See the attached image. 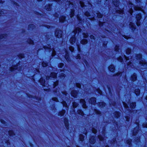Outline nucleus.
<instances>
[{
    "label": "nucleus",
    "instance_id": "338daca9",
    "mask_svg": "<svg viewBox=\"0 0 147 147\" xmlns=\"http://www.w3.org/2000/svg\"><path fill=\"white\" fill-rule=\"evenodd\" d=\"M143 127H147V123H144L143 125Z\"/></svg>",
    "mask_w": 147,
    "mask_h": 147
},
{
    "label": "nucleus",
    "instance_id": "2f4dec72",
    "mask_svg": "<svg viewBox=\"0 0 147 147\" xmlns=\"http://www.w3.org/2000/svg\"><path fill=\"white\" fill-rule=\"evenodd\" d=\"M120 115L119 113L118 112H116L114 113V117L117 118H118L120 116Z\"/></svg>",
    "mask_w": 147,
    "mask_h": 147
},
{
    "label": "nucleus",
    "instance_id": "f8f14e48",
    "mask_svg": "<svg viewBox=\"0 0 147 147\" xmlns=\"http://www.w3.org/2000/svg\"><path fill=\"white\" fill-rule=\"evenodd\" d=\"M57 77V74L53 72L51 73L50 75V76H47L46 77L47 79L49 80L50 78H56Z\"/></svg>",
    "mask_w": 147,
    "mask_h": 147
},
{
    "label": "nucleus",
    "instance_id": "e433bc0d",
    "mask_svg": "<svg viewBox=\"0 0 147 147\" xmlns=\"http://www.w3.org/2000/svg\"><path fill=\"white\" fill-rule=\"evenodd\" d=\"M8 134L10 136H13L15 135L13 131H9L8 132Z\"/></svg>",
    "mask_w": 147,
    "mask_h": 147
},
{
    "label": "nucleus",
    "instance_id": "4468645a",
    "mask_svg": "<svg viewBox=\"0 0 147 147\" xmlns=\"http://www.w3.org/2000/svg\"><path fill=\"white\" fill-rule=\"evenodd\" d=\"M95 137L92 136L90 139L89 142L92 144H94L95 142Z\"/></svg>",
    "mask_w": 147,
    "mask_h": 147
},
{
    "label": "nucleus",
    "instance_id": "6ab92c4d",
    "mask_svg": "<svg viewBox=\"0 0 147 147\" xmlns=\"http://www.w3.org/2000/svg\"><path fill=\"white\" fill-rule=\"evenodd\" d=\"M137 77L136 74H134L131 77V79L132 81H134L136 80Z\"/></svg>",
    "mask_w": 147,
    "mask_h": 147
},
{
    "label": "nucleus",
    "instance_id": "c85d7f7f",
    "mask_svg": "<svg viewBox=\"0 0 147 147\" xmlns=\"http://www.w3.org/2000/svg\"><path fill=\"white\" fill-rule=\"evenodd\" d=\"M74 10L73 8L71 9V12L70 14V17L72 18L74 15Z\"/></svg>",
    "mask_w": 147,
    "mask_h": 147
},
{
    "label": "nucleus",
    "instance_id": "393cba45",
    "mask_svg": "<svg viewBox=\"0 0 147 147\" xmlns=\"http://www.w3.org/2000/svg\"><path fill=\"white\" fill-rule=\"evenodd\" d=\"M18 66V65H16L14 66L13 67H10V70L11 71H14V69H17L18 70L20 71V69L17 68V67Z\"/></svg>",
    "mask_w": 147,
    "mask_h": 147
},
{
    "label": "nucleus",
    "instance_id": "3c124183",
    "mask_svg": "<svg viewBox=\"0 0 147 147\" xmlns=\"http://www.w3.org/2000/svg\"><path fill=\"white\" fill-rule=\"evenodd\" d=\"M92 132L94 134H96L97 132V130L94 127H92Z\"/></svg>",
    "mask_w": 147,
    "mask_h": 147
},
{
    "label": "nucleus",
    "instance_id": "412c9836",
    "mask_svg": "<svg viewBox=\"0 0 147 147\" xmlns=\"http://www.w3.org/2000/svg\"><path fill=\"white\" fill-rule=\"evenodd\" d=\"M109 70L111 72H113L115 70V67L113 65H111L109 66Z\"/></svg>",
    "mask_w": 147,
    "mask_h": 147
},
{
    "label": "nucleus",
    "instance_id": "e2e57ef3",
    "mask_svg": "<svg viewBox=\"0 0 147 147\" xmlns=\"http://www.w3.org/2000/svg\"><path fill=\"white\" fill-rule=\"evenodd\" d=\"M119 49V47L117 46H116L115 47V50L116 51H118V50Z\"/></svg>",
    "mask_w": 147,
    "mask_h": 147
},
{
    "label": "nucleus",
    "instance_id": "c756f323",
    "mask_svg": "<svg viewBox=\"0 0 147 147\" xmlns=\"http://www.w3.org/2000/svg\"><path fill=\"white\" fill-rule=\"evenodd\" d=\"M87 40L85 39H83L81 41V43L83 45L86 44L87 43Z\"/></svg>",
    "mask_w": 147,
    "mask_h": 147
},
{
    "label": "nucleus",
    "instance_id": "69168bd1",
    "mask_svg": "<svg viewBox=\"0 0 147 147\" xmlns=\"http://www.w3.org/2000/svg\"><path fill=\"white\" fill-rule=\"evenodd\" d=\"M4 142L5 143H6L7 144H9V142L8 140H7L5 141H3L2 142L3 143Z\"/></svg>",
    "mask_w": 147,
    "mask_h": 147
},
{
    "label": "nucleus",
    "instance_id": "6e6d98bb",
    "mask_svg": "<svg viewBox=\"0 0 147 147\" xmlns=\"http://www.w3.org/2000/svg\"><path fill=\"white\" fill-rule=\"evenodd\" d=\"M6 11L5 10H3V11H1L0 12V16H1V14H4V13H6Z\"/></svg>",
    "mask_w": 147,
    "mask_h": 147
},
{
    "label": "nucleus",
    "instance_id": "f257e3e1",
    "mask_svg": "<svg viewBox=\"0 0 147 147\" xmlns=\"http://www.w3.org/2000/svg\"><path fill=\"white\" fill-rule=\"evenodd\" d=\"M125 59L126 60V63L128 66H131L132 67V66L134 67V64H135L134 62L137 61V63L139 62V64L141 65V66H143L144 68H146V67L147 66V64L146 62L144 61L143 60L138 61V60H140L142 58V55L140 54H137L136 57V59H134L133 61L132 60V58H130V61L129 62V58L127 57L125 55H124Z\"/></svg>",
    "mask_w": 147,
    "mask_h": 147
},
{
    "label": "nucleus",
    "instance_id": "aec40b11",
    "mask_svg": "<svg viewBox=\"0 0 147 147\" xmlns=\"http://www.w3.org/2000/svg\"><path fill=\"white\" fill-rule=\"evenodd\" d=\"M61 74H60V76H59L60 78L61 79H63L65 77V74L63 73H64L65 71H61Z\"/></svg>",
    "mask_w": 147,
    "mask_h": 147
},
{
    "label": "nucleus",
    "instance_id": "9b49d317",
    "mask_svg": "<svg viewBox=\"0 0 147 147\" xmlns=\"http://www.w3.org/2000/svg\"><path fill=\"white\" fill-rule=\"evenodd\" d=\"M80 103L82 104V107L84 109L87 108L86 105V102L84 99H81L80 100Z\"/></svg>",
    "mask_w": 147,
    "mask_h": 147
},
{
    "label": "nucleus",
    "instance_id": "473e14b6",
    "mask_svg": "<svg viewBox=\"0 0 147 147\" xmlns=\"http://www.w3.org/2000/svg\"><path fill=\"white\" fill-rule=\"evenodd\" d=\"M136 103L135 102H132L130 104V107L132 109H134L136 107Z\"/></svg>",
    "mask_w": 147,
    "mask_h": 147
},
{
    "label": "nucleus",
    "instance_id": "c9c22d12",
    "mask_svg": "<svg viewBox=\"0 0 147 147\" xmlns=\"http://www.w3.org/2000/svg\"><path fill=\"white\" fill-rule=\"evenodd\" d=\"M135 93L137 95H139L140 93V89H136L135 91Z\"/></svg>",
    "mask_w": 147,
    "mask_h": 147
},
{
    "label": "nucleus",
    "instance_id": "4c0bfd02",
    "mask_svg": "<svg viewBox=\"0 0 147 147\" xmlns=\"http://www.w3.org/2000/svg\"><path fill=\"white\" fill-rule=\"evenodd\" d=\"M78 105V104L76 102H73V107L74 108H76Z\"/></svg>",
    "mask_w": 147,
    "mask_h": 147
},
{
    "label": "nucleus",
    "instance_id": "09e8293b",
    "mask_svg": "<svg viewBox=\"0 0 147 147\" xmlns=\"http://www.w3.org/2000/svg\"><path fill=\"white\" fill-rule=\"evenodd\" d=\"M123 105H124V107L126 109H129V107H128V105L126 103H125L124 102H123Z\"/></svg>",
    "mask_w": 147,
    "mask_h": 147
},
{
    "label": "nucleus",
    "instance_id": "5701e85b",
    "mask_svg": "<svg viewBox=\"0 0 147 147\" xmlns=\"http://www.w3.org/2000/svg\"><path fill=\"white\" fill-rule=\"evenodd\" d=\"M134 9L135 10H142V11L144 13V11L143 10H142V7H139L138 6H134Z\"/></svg>",
    "mask_w": 147,
    "mask_h": 147
},
{
    "label": "nucleus",
    "instance_id": "8fccbe9b",
    "mask_svg": "<svg viewBox=\"0 0 147 147\" xmlns=\"http://www.w3.org/2000/svg\"><path fill=\"white\" fill-rule=\"evenodd\" d=\"M131 52V49H127L126 51V53L127 54H129Z\"/></svg>",
    "mask_w": 147,
    "mask_h": 147
},
{
    "label": "nucleus",
    "instance_id": "bb28decb",
    "mask_svg": "<svg viewBox=\"0 0 147 147\" xmlns=\"http://www.w3.org/2000/svg\"><path fill=\"white\" fill-rule=\"evenodd\" d=\"M65 51L66 54L65 55V57L66 60L67 61H68L70 60V58H69V54H67V51Z\"/></svg>",
    "mask_w": 147,
    "mask_h": 147
},
{
    "label": "nucleus",
    "instance_id": "b1692460",
    "mask_svg": "<svg viewBox=\"0 0 147 147\" xmlns=\"http://www.w3.org/2000/svg\"><path fill=\"white\" fill-rule=\"evenodd\" d=\"M51 5L49 4L45 6V9L48 11H50L51 10Z\"/></svg>",
    "mask_w": 147,
    "mask_h": 147
},
{
    "label": "nucleus",
    "instance_id": "a211bd4d",
    "mask_svg": "<svg viewBox=\"0 0 147 147\" xmlns=\"http://www.w3.org/2000/svg\"><path fill=\"white\" fill-rule=\"evenodd\" d=\"M65 4L69 5V7H70L71 8H72L71 7H74V4L72 3H71L69 1H68V0H67V1L65 3Z\"/></svg>",
    "mask_w": 147,
    "mask_h": 147
},
{
    "label": "nucleus",
    "instance_id": "58836bf2",
    "mask_svg": "<svg viewBox=\"0 0 147 147\" xmlns=\"http://www.w3.org/2000/svg\"><path fill=\"white\" fill-rule=\"evenodd\" d=\"M77 18L79 21L82 24H83L84 22L82 20V19L80 18L81 17H80L79 15H78L77 16Z\"/></svg>",
    "mask_w": 147,
    "mask_h": 147
},
{
    "label": "nucleus",
    "instance_id": "4be33fe9",
    "mask_svg": "<svg viewBox=\"0 0 147 147\" xmlns=\"http://www.w3.org/2000/svg\"><path fill=\"white\" fill-rule=\"evenodd\" d=\"M78 92L76 90H73L71 91V95L74 97H75L77 96Z\"/></svg>",
    "mask_w": 147,
    "mask_h": 147
},
{
    "label": "nucleus",
    "instance_id": "f3484780",
    "mask_svg": "<svg viewBox=\"0 0 147 147\" xmlns=\"http://www.w3.org/2000/svg\"><path fill=\"white\" fill-rule=\"evenodd\" d=\"M129 27L131 28L132 30H134L136 29V26L134 24L130 22L129 24Z\"/></svg>",
    "mask_w": 147,
    "mask_h": 147
},
{
    "label": "nucleus",
    "instance_id": "0eeeda50",
    "mask_svg": "<svg viewBox=\"0 0 147 147\" xmlns=\"http://www.w3.org/2000/svg\"><path fill=\"white\" fill-rule=\"evenodd\" d=\"M93 14H93L92 16H91L90 14L87 11L85 13V14L86 16H87L89 19L91 20H94V18L96 16V15L95 14L93 13Z\"/></svg>",
    "mask_w": 147,
    "mask_h": 147
},
{
    "label": "nucleus",
    "instance_id": "1a4fd4ad",
    "mask_svg": "<svg viewBox=\"0 0 147 147\" xmlns=\"http://www.w3.org/2000/svg\"><path fill=\"white\" fill-rule=\"evenodd\" d=\"M141 18L142 17L140 13H139L137 15L136 18L137 21L136 22V24L138 26H139L140 25V20L141 19Z\"/></svg>",
    "mask_w": 147,
    "mask_h": 147
},
{
    "label": "nucleus",
    "instance_id": "bf43d9fd",
    "mask_svg": "<svg viewBox=\"0 0 147 147\" xmlns=\"http://www.w3.org/2000/svg\"><path fill=\"white\" fill-rule=\"evenodd\" d=\"M95 112L96 114H100V112L99 111H98V110L95 109Z\"/></svg>",
    "mask_w": 147,
    "mask_h": 147
},
{
    "label": "nucleus",
    "instance_id": "4d7b16f0",
    "mask_svg": "<svg viewBox=\"0 0 147 147\" xmlns=\"http://www.w3.org/2000/svg\"><path fill=\"white\" fill-rule=\"evenodd\" d=\"M69 49L71 51V52H73L74 51V47L72 46H70L69 47Z\"/></svg>",
    "mask_w": 147,
    "mask_h": 147
},
{
    "label": "nucleus",
    "instance_id": "864d4df0",
    "mask_svg": "<svg viewBox=\"0 0 147 147\" xmlns=\"http://www.w3.org/2000/svg\"><path fill=\"white\" fill-rule=\"evenodd\" d=\"M125 119H126V121L128 122L129 121L130 118L128 116H127L125 117Z\"/></svg>",
    "mask_w": 147,
    "mask_h": 147
},
{
    "label": "nucleus",
    "instance_id": "f03ea898",
    "mask_svg": "<svg viewBox=\"0 0 147 147\" xmlns=\"http://www.w3.org/2000/svg\"><path fill=\"white\" fill-rule=\"evenodd\" d=\"M81 31V29L80 28H76L73 32V33L74 34L73 36H72L69 40L70 43L72 45H73L74 43L76 42L78 50V51L80 52V47L79 43L78 42V40H76L75 36L76 34L78 33V34H79Z\"/></svg>",
    "mask_w": 147,
    "mask_h": 147
},
{
    "label": "nucleus",
    "instance_id": "423d86ee",
    "mask_svg": "<svg viewBox=\"0 0 147 147\" xmlns=\"http://www.w3.org/2000/svg\"><path fill=\"white\" fill-rule=\"evenodd\" d=\"M55 92V94L57 95V96H59V97H62L63 98V97L62 96H66L67 95V94L66 92L64 91V92H61V93L63 94V95H62V94L60 92L59 90L57 91V90Z\"/></svg>",
    "mask_w": 147,
    "mask_h": 147
},
{
    "label": "nucleus",
    "instance_id": "a18cd8bd",
    "mask_svg": "<svg viewBox=\"0 0 147 147\" xmlns=\"http://www.w3.org/2000/svg\"><path fill=\"white\" fill-rule=\"evenodd\" d=\"M79 138L80 140L82 141H83L84 139V136L82 134H81L80 135Z\"/></svg>",
    "mask_w": 147,
    "mask_h": 147
},
{
    "label": "nucleus",
    "instance_id": "774afa93",
    "mask_svg": "<svg viewBox=\"0 0 147 147\" xmlns=\"http://www.w3.org/2000/svg\"><path fill=\"white\" fill-rule=\"evenodd\" d=\"M64 64L63 63H60L59 65V66L61 68L63 66Z\"/></svg>",
    "mask_w": 147,
    "mask_h": 147
},
{
    "label": "nucleus",
    "instance_id": "603ef678",
    "mask_svg": "<svg viewBox=\"0 0 147 147\" xmlns=\"http://www.w3.org/2000/svg\"><path fill=\"white\" fill-rule=\"evenodd\" d=\"M42 65L43 67H45L47 66V64L46 63L43 62L42 63Z\"/></svg>",
    "mask_w": 147,
    "mask_h": 147
},
{
    "label": "nucleus",
    "instance_id": "052dcab7",
    "mask_svg": "<svg viewBox=\"0 0 147 147\" xmlns=\"http://www.w3.org/2000/svg\"><path fill=\"white\" fill-rule=\"evenodd\" d=\"M58 81H57L56 82H55L54 83V87L55 88V86H57L58 85Z\"/></svg>",
    "mask_w": 147,
    "mask_h": 147
},
{
    "label": "nucleus",
    "instance_id": "a19ab883",
    "mask_svg": "<svg viewBox=\"0 0 147 147\" xmlns=\"http://www.w3.org/2000/svg\"><path fill=\"white\" fill-rule=\"evenodd\" d=\"M96 14L98 18H100L102 17V15L99 12H97Z\"/></svg>",
    "mask_w": 147,
    "mask_h": 147
},
{
    "label": "nucleus",
    "instance_id": "de8ad7c7",
    "mask_svg": "<svg viewBox=\"0 0 147 147\" xmlns=\"http://www.w3.org/2000/svg\"><path fill=\"white\" fill-rule=\"evenodd\" d=\"M80 5L81 6V7H84L85 6H86V5H85L84 4V3L82 1H80Z\"/></svg>",
    "mask_w": 147,
    "mask_h": 147
},
{
    "label": "nucleus",
    "instance_id": "6e6552de",
    "mask_svg": "<svg viewBox=\"0 0 147 147\" xmlns=\"http://www.w3.org/2000/svg\"><path fill=\"white\" fill-rule=\"evenodd\" d=\"M136 123L138 126L136 127L133 130V134L134 135H136L140 131L139 130V127L138 126L139 123L138 122H136Z\"/></svg>",
    "mask_w": 147,
    "mask_h": 147
},
{
    "label": "nucleus",
    "instance_id": "a878e982",
    "mask_svg": "<svg viewBox=\"0 0 147 147\" xmlns=\"http://www.w3.org/2000/svg\"><path fill=\"white\" fill-rule=\"evenodd\" d=\"M65 20V17L64 16H61L59 18L60 22H63Z\"/></svg>",
    "mask_w": 147,
    "mask_h": 147
},
{
    "label": "nucleus",
    "instance_id": "37998d69",
    "mask_svg": "<svg viewBox=\"0 0 147 147\" xmlns=\"http://www.w3.org/2000/svg\"><path fill=\"white\" fill-rule=\"evenodd\" d=\"M98 137L99 140L100 141H104V138L103 137L100 135L98 136Z\"/></svg>",
    "mask_w": 147,
    "mask_h": 147
},
{
    "label": "nucleus",
    "instance_id": "dca6fc26",
    "mask_svg": "<svg viewBox=\"0 0 147 147\" xmlns=\"http://www.w3.org/2000/svg\"><path fill=\"white\" fill-rule=\"evenodd\" d=\"M64 123H65V127L67 129H69V124L68 121L67 119H64Z\"/></svg>",
    "mask_w": 147,
    "mask_h": 147
},
{
    "label": "nucleus",
    "instance_id": "49530a36",
    "mask_svg": "<svg viewBox=\"0 0 147 147\" xmlns=\"http://www.w3.org/2000/svg\"><path fill=\"white\" fill-rule=\"evenodd\" d=\"M27 42L30 44H33L34 42L33 41L30 39H29L27 40Z\"/></svg>",
    "mask_w": 147,
    "mask_h": 147
},
{
    "label": "nucleus",
    "instance_id": "cd10ccee",
    "mask_svg": "<svg viewBox=\"0 0 147 147\" xmlns=\"http://www.w3.org/2000/svg\"><path fill=\"white\" fill-rule=\"evenodd\" d=\"M131 140L130 139H128L126 141V143L129 145V147H131V146H132L131 143Z\"/></svg>",
    "mask_w": 147,
    "mask_h": 147
},
{
    "label": "nucleus",
    "instance_id": "ea45409f",
    "mask_svg": "<svg viewBox=\"0 0 147 147\" xmlns=\"http://www.w3.org/2000/svg\"><path fill=\"white\" fill-rule=\"evenodd\" d=\"M61 103L62 104L63 107H64L67 108H68L67 105V103H66V102L65 101H63L61 102Z\"/></svg>",
    "mask_w": 147,
    "mask_h": 147
},
{
    "label": "nucleus",
    "instance_id": "0e129e2a",
    "mask_svg": "<svg viewBox=\"0 0 147 147\" xmlns=\"http://www.w3.org/2000/svg\"><path fill=\"white\" fill-rule=\"evenodd\" d=\"M97 91L98 92V93L100 94L101 95L102 94V92L99 89H97Z\"/></svg>",
    "mask_w": 147,
    "mask_h": 147
},
{
    "label": "nucleus",
    "instance_id": "72a5a7b5",
    "mask_svg": "<svg viewBox=\"0 0 147 147\" xmlns=\"http://www.w3.org/2000/svg\"><path fill=\"white\" fill-rule=\"evenodd\" d=\"M77 113L78 114L81 115L82 116H83L84 115L83 112L81 110H78L77 111Z\"/></svg>",
    "mask_w": 147,
    "mask_h": 147
},
{
    "label": "nucleus",
    "instance_id": "c03bdc74",
    "mask_svg": "<svg viewBox=\"0 0 147 147\" xmlns=\"http://www.w3.org/2000/svg\"><path fill=\"white\" fill-rule=\"evenodd\" d=\"M34 26V25L33 24H30L28 26V28L29 30L33 29Z\"/></svg>",
    "mask_w": 147,
    "mask_h": 147
},
{
    "label": "nucleus",
    "instance_id": "9d476101",
    "mask_svg": "<svg viewBox=\"0 0 147 147\" xmlns=\"http://www.w3.org/2000/svg\"><path fill=\"white\" fill-rule=\"evenodd\" d=\"M133 4L131 3H129L128 5V6L129 8V12L130 14L131 15H132V13L133 12V10L132 9V7L133 6Z\"/></svg>",
    "mask_w": 147,
    "mask_h": 147
},
{
    "label": "nucleus",
    "instance_id": "7c9ffc66",
    "mask_svg": "<svg viewBox=\"0 0 147 147\" xmlns=\"http://www.w3.org/2000/svg\"><path fill=\"white\" fill-rule=\"evenodd\" d=\"M105 103L103 102H101L99 103V106L101 108H102L104 107L105 105Z\"/></svg>",
    "mask_w": 147,
    "mask_h": 147
},
{
    "label": "nucleus",
    "instance_id": "79ce46f5",
    "mask_svg": "<svg viewBox=\"0 0 147 147\" xmlns=\"http://www.w3.org/2000/svg\"><path fill=\"white\" fill-rule=\"evenodd\" d=\"M137 138V139L136 138L135 139V143L136 144H138V143L140 142V138H138V137Z\"/></svg>",
    "mask_w": 147,
    "mask_h": 147
},
{
    "label": "nucleus",
    "instance_id": "680f3d73",
    "mask_svg": "<svg viewBox=\"0 0 147 147\" xmlns=\"http://www.w3.org/2000/svg\"><path fill=\"white\" fill-rule=\"evenodd\" d=\"M83 35L84 37L85 38H87L88 36V34H87L84 33H83Z\"/></svg>",
    "mask_w": 147,
    "mask_h": 147
},
{
    "label": "nucleus",
    "instance_id": "ddd939ff",
    "mask_svg": "<svg viewBox=\"0 0 147 147\" xmlns=\"http://www.w3.org/2000/svg\"><path fill=\"white\" fill-rule=\"evenodd\" d=\"M96 98L94 97H92L90 98L89 102L92 104L94 105L96 102Z\"/></svg>",
    "mask_w": 147,
    "mask_h": 147
},
{
    "label": "nucleus",
    "instance_id": "39448f33",
    "mask_svg": "<svg viewBox=\"0 0 147 147\" xmlns=\"http://www.w3.org/2000/svg\"><path fill=\"white\" fill-rule=\"evenodd\" d=\"M62 31L60 29H57L55 33V36L58 38H61L62 36Z\"/></svg>",
    "mask_w": 147,
    "mask_h": 147
},
{
    "label": "nucleus",
    "instance_id": "7ed1b4c3",
    "mask_svg": "<svg viewBox=\"0 0 147 147\" xmlns=\"http://www.w3.org/2000/svg\"><path fill=\"white\" fill-rule=\"evenodd\" d=\"M113 4L116 6V11L118 13L121 14H123V9L119 8L118 6L119 5V0H113Z\"/></svg>",
    "mask_w": 147,
    "mask_h": 147
},
{
    "label": "nucleus",
    "instance_id": "20e7f679",
    "mask_svg": "<svg viewBox=\"0 0 147 147\" xmlns=\"http://www.w3.org/2000/svg\"><path fill=\"white\" fill-rule=\"evenodd\" d=\"M44 48L46 51L47 50L49 51H52V56H54L56 55V52L55 50V49L53 48H51V46L49 45H48V46L44 47Z\"/></svg>",
    "mask_w": 147,
    "mask_h": 147
},
{
    "label": "nucleus",
    "instance_id": "13d9d810",
    "mask_svg": "<svg viewBox=\"0 0 147 147\" xmlns=\"http://www.w3.org/2000/svg\"><path fill=\"white\" fill-rule=\"evenodd\" d=\"M118 60L119 61H120L121 62H122L123 61L122 58L121 57L118 58Z\"/></svg>",
    "mask_w": 147,
    "mask_h": 147
},
{
    "label": "nucleus",
    "instance_id": "2eb2a0df",
    "mask_svg": "<svg viewBox=\"0 0 147 147\" xmlns=\"http://www.w3.org/2000/svg\"><path fill=\"white\" fill-rule=\"evenodd\" d=\"M39 82L40 83L41 85L43 86H45V79L43 78H41L39 80Z\"/></svg>",
    "mask_w": 147,
    "mask_h": 147
},
{
    "label": "nucleus",
    "instance_id": "5fc2aeb1",
    "mask_svg": "<svg viewBox=\"0 0 147 147\" xmlns=\"http://www.w3.org/2000/svg\"><path fill=\"white\" fill-rule=\"evenodd\" d=\"M19 57L20 59L23 58L24 57V54H21L19 56Z\"/></svg>",
    "mask_w": 147,
    "mask_h": 147
},
{
    "label": "nucleus",
    "instance_id": "f704fd0d",
    "mask_svg": "<svg viewBox=\"0 0 147 147\" xmlns=\"http://www.w3.org/2000/svg\"><path fill=\"white\" fill-rule=\"evenodd\" d=\"M65 111L64 110H63L61 112L59 113V115L61 116L63 115L65 113Z\"/></svg>",
    "mask_w": 147,
    "mask_h": 147
}]
</instances>
